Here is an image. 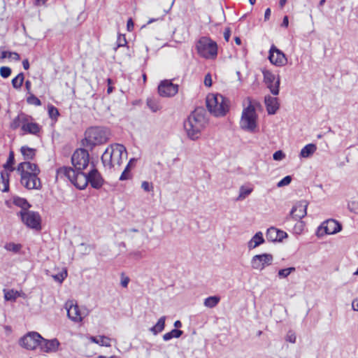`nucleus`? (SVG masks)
<instances>
[{
    "label": "nucleus",
    "instance_id": "nucleus-18",
    "mask_svg": "<svg viewBox=\"0 0 358 358\" xmlns=\"http://www.w3.org/2000/svg\"><path fill=\"white\" fill-rule=\"evenodd\" d=\"M308 202L301 201L296 203L289 213V217L294 220H301L307 214Z\"/></svg>",
    "mask_w": 358,
    "mask_h": 358
},
{
    "label": "nucleus",
    "instance_id": "nucleus-36",
    "mask_svg": "<svg viewBox=\"0 0 358 358\" xmlns=\"http://www.w3.org/2000/svg\"><path fill=\"white\" fill-rule=\"evenodd\" d=\"M3 292L4 299L6 301H15L20 296V293L17 291L13 289H4Z\"/></svg>",
    "mask_w": 358,
    "mask_h": 358
},
{
    "label": "nucleus",
    "instance_id": "nucleus-61",
    "mask_svg": "<svg viewBox=\"0 0 358 358\" xmlns=\"http://www.w3.org/2000/svg\"><path fill=\"white\" fill-rule=\"evenodd\" d=\"M22 65H23V67L25 70H27L29 69V61L28 59H24L23 62H22Z\"/></svg>",
    "mask_w": 358,
    "mask_h": 358
},
{
    "label": "nucleus",
    "instance_id": "nucleus-50",
    "mask_svg": "<svg viewBox=\"0 0 358 358\" xmlns=\"http://www.w3.org/2000/svg\"><path fill=\"white\" fill-rule=\"evenodd\" d=\"M127 40L124 35H120L117 40L118 47H123L127 44Z\"/></svg>",
    "mask_w": 358,
    "mask_h": 358
},
{
    "label": "nucleus",
    "instance_id": "nucleus-26",
    "mask_svg": "<svg viewBox=\"0 0 358 358\" xmlns=\"http://www.w3.org/2000/svg\"><path fill=\"white\" fill-rule=\"evenodd\" d=\"M166 318V316L161 317L156 324L150 328V331L154 335H157L164 329Z\"/></svg>",
    "mask_w": 358,
    "mask_h": 358
},
{
    "label": "nucleus",
    "instance_id": "nucleus-56",
    "mask_svg": "<svg viewBox=\"0 0 358 358\" xmlns=\"http://www.w3.org/2000/svg\"><path fill=\"white\" fill-rule=\"evenodd\" d=\"M278 236L280 238L278 241H282L283 238L287 236V234L286 232L278 229Z\"/></svg>",
    "mask_w": 358,
    "mask_h": 358
},
{
    "label": "nucleus",
    "instance_id": "nucleus-19",
    "mask_svg": "<svg viewBox=\"0 0 358 358\" xmlns=\"http://www.w3.org/2000/svg\"><path fill=\"white\" fill-rule=\"evenodd\" d=\"M17 171L20 173V175H27V174H39L40 169L38 166L34 163H31L29 162H21L18 164Z\"/></svg>",
    "mask_w": 358,
    "mask_h": 358
},
{
    "label": "nucleus",
    "instance_id": "nucleus-58",
    "mask_svg": "<svg viewBox=\"0 0 358 358\" xmlns=\"http://www.w3.org/2000/svg\"><path fill=\"white\" fill-rule=\"evenodd\" d=\"M352 309L355 311H358V299H355L352 303Z\"/></svg>",
    "mask_w": 358,
    "mask_h": 358
},
{
    "label": "nucleus",
    "instance_id": "nucleus-43",
    "mask_svg": "<svg viewBox=\"0 0 358 358\" xmlns=\"http://www.w3.org/2000/svg\"><path fill=\"white\" fill-rule=\"evenodd\" d=\"M48 114L52 119H57L59 115L57 108L53 106H48Z\"/></svg>",
    "mask_w": 358,
    "mask_h": 358
},
{
    "label": "nucleus",
    "instance_id": "nucleus-60",
    "mask_svg": "<svg viewBox=\"0 0 358 358\" xmlns=\"http://www.w3.org/2000/svg\"><path fill=\"white\" fill-rule=\"evenodd\" d=\"M270 15H271V9L269 8H268L265 10L264 20H268L269 19V17H270Z\"/></svg>",
    "mask_w": 358,
    "mask_h": 358
},
{
    "label": "nucleus",
    "instance_id": "nucleus-34",
    "mask_svg": "<svg viewBox=\"0 0 358 358\" xmlns=\"http://www.w3.org/2000/svg\"><path fill=\"white\" fill-rule=\"evenodd\" d=\"M278 229L275 227H270L266 231V238L269 241H278L280 238L278 236Z\"/></svg>",
    "mask_w": 358,
    "mask_h": 358
},
{
    "label": "nucleus",
    "instance_id": "nucleus-10",
    "mask_svg": "<svg viewBox=\"0 0 358 358\" xmlns=\"http://www.w3.org/2000/svg\"><path fill=\"white\" fill-rule=\"evenodd\" d=\"M18 215L22 222L29 228L40 230L41 229V217L38 213L31 210H20Z\"/></svg>",
    "mask_w": 358,
    "mask_h": 358
},
{
    "label": "nucleus",
    "instance_id": "nucleus-6",
    "mask_svg": "<svg viewBox=\"0 0 358 358\" xmlns=\"http://www.w3.org/2000/svg\"><path fill=\"white\" fill-rule=\"evenodd\" d=\"M257 115L255 107L252 104L243 110L241 120L240 127L246 131L254 133L257 128Z\"/></svg>",
    "mask_w": 358,
    "mask_h": 358
},
{
    "label": "nucleus",
    "instance_id": "nucleus-2",
    "mask_svg": "<svg viewBox=\"0 0 358 358\" xmlns=\"http://www.w3.org/2000/svg\"><path fill=\"white\" fill-rule=\"evenodd\" d=\"M206 124L207 119L203 108L195 109L183 123L188 138L192 141L197 140L200 137Z\"/></svg>",
    "mask_w": 358,
    "mask_h": 358
},
{
    "label": "nucleus",
    "instance_id": "nucleus-31",
    "mask_svg": "<svg viewBox=\"0 0 358 358\" xmlns=\"http://www.w3.org/2000/svg\"><path fill=\"white\" fill-rule=\"evenodd\" d=\"M90 340L95 343H97L101 346H110V339L106 336H101L99 337L92 336Z\"/></svg>",
    "mask_w": 358,
    "mask_h": 358
},
{
    "label": "nucleus",
    "instance_id": "nucleus-62",
    "mask_svg": "<svg viewBox=\"0 0 358 358\" xmlns=\"http://www.w3.org/2000/svg\"><path fill=\"white\" fill-rule=\"evenodd\" d=\"M47 0H36V3L38 6L44 5L46 3Z\"/></svg>",
    "mask_w": 358,
    "mask_h": 358
},
{
    "label": "nucleus",
    "instance_id": "nucleus-30",
    "mask_svg": "<svg viewBox=\"0 0 358 358\" xmlns=\"http://www.w3.org/2000/svg\"><path fill=\"white\" fill-rule=\"evenodd\" d=\"M13 203L15 206L20 207L22 208L21 210H24V211H27L31 206L30 204L28 203V201L25 199L20 198V197H14L13 198Z\"/></svg>",
    "mask_w": 358,
    "mask_h": 358
},
{
    "label": "nucleus",
    "instance_id": "nucleus-39",
    "mask_svg": "<svg viewBox=\"0 0 358 358\" xmlns=\"http://www.w3.org/2000/svg\"><path fill=\"white\" fill-rule=\"evenodd\" d=\"M24 78V74L22 73H19L12 80L13 87L15 89H20L22 85Z\"/></svg>",
    "mask_w": 358,
    "mask_h": 358
},
{
    "label": "nucleus",
    "instance_id": "nucleus-17",
    "mask_svg": "<svg viewBox=\"0 0 358 358\" xmlns=\"http://www.w3.org/2000/svg\"><path fill=\"white\" fill-rule=\"evenodd\" d=\"M268 59L271 64L277 66H285L287 62L285 54L273 45L269 50Z\"/></svg>",
    "mask_w": 358,
    "mask_h": 358
},
{
    "label": "nucleus",
    "instance_id": "nucleus-14",
    "mask_svg": "<svg viewBox=\"0 0 358 358\" xmlns=\"http://www.w3.org/2000/svg\"><path fill=\"white\" fill-rule=\"evenodd\" d=\"M342 229V225L340 222L334 219H329L323 222L321 226L317 229V236H322V233L320 234L322 230H324L326 234H335L341 231Z\"/></svg>",
    "mask_w": 358,
    "mask_h": 358
},
{
    "label": "nucleus",
    "instance_id": "nucleus-20",
    "mask_svg": "<svg viewBox=\"0 0 358 358\" xmlns=\"http://www.w3.org/2000/svg\"><path fill=\"white\" fill-rule=\"evenodd\" d=\"M59 346V342L57 338L48 340L43 338L40 343V348L44 352H55Z\"/></svg>",
    "mask_w": 358,
    "mask_h": 358
},
{
    "label": "nucleus",
    "instance_id": "nucleus-49",
    "mask_svg": "<svg viewBox=\"0 0 358 358\" xmlns=\"http://www.w3.org/2000/svg\"><path fill=\"white\" fill-rule=\"evenodd\" d=\"M296 337L295 334L293 331H289L286 336V341L292 343H294L296 342Z\"/></svg>",
    "mask_w": 358,
    "mask_h": 358
},
{
    "label": "nucleus",
    "instance_id": "nucleus-5",
    "mask_svg": "<svg viewBox=\"0 0 358 358\" xmlns=\"http://www.w3.org/2000/svg\"><path fill=\"white\" fill-rule=\"evenodd\" d=\"M110 136V131L104 127H94L88 129L85 132L87 145L94 146L106 143Z\"/></svg>",
    "mask_w": 358,
    "mask_h": 358
},
{
    "label": "nucleus",
    "instance_id": "nucleus-53",
    "mask_svg": "<svg viewBox=\"0 0 358 358\" xmlns=\"http://www.w3.org/2000/svg\"><path fill=\"white\" fill-rule=\"evenodd\" d=\"M129 282V278L122 273L121 275V285L124 287H127Z\"/></svg>",
    "mask_w": 358,
    "mask_h": 358
},
{
    "label": "nucleus",
    "instance_id": "nucleus-51",
    "mask_svg": "<svg viewBox=\"0 0 358 358\" xmlns=\"http://www.w3.org/2000/svg\"><path fill=\"white\" fill-rule=\"evenodd\" d=\"M204 85L206 87H210L212 85V78L210 73H208L205 76Z\"/></svg>",
    "mask_w": 358,
    "mask_h": 358
},
{
    "label": "nucleus",
    "instance_id": "nucleus-29",
    "mask_svg": "<svg viewBox=\"0 0 358 358\" xmlns=\"http://www.w3.org/2000/svg\"><path fill=\"white\" fill-rule=\"evenodd\" d=\"M220 297L218 296H211L207 297L203 302V305L209 308H215L220 302Z\"/></svg>",
    "mask_w": 358,
    "mask_h": 358
},
{
    "label": "nucleus",
    "instance_id": "nucleus-24",
    "mask_svg": "<svg viewBox=\"0 0 358 358\" xmlns=\"http://www.w3.org/2000/svg\"><path fill=\"white\" fill-rule=\"evenodd\" d=\"M27 115L24 113L19 114L10 123V127L15 129L18 127L23 129V124L27 120Z\"/></svg>",
    "mask_w": 358,
    "mask_h": 358
},
{
    "label": "nucleus",
    "instance_id": "nucleus-12",
    "mask_svg": "<svg viewBox=\"0 0 358 358\" xmlns=\"http://www.w3.org/2000/svg\"><path fill=\"white\" fill-rule=\"evenodd\" d=\"M41 339H43V337L38 333L31 331L22 337L19 343L22 348L33 350H35L36 347H40Z\"/></svg>",
    "mask_w": 358,
    "mask_h": 358
},
{
    "label": "nucleus",
    "instance_id": "nucleus-13",
    "mask_svg": "<svg viewBox=\"0 0 358 358\" xmlns=\"http://www.w3.org/2000/svg\"><path fill=\"white\" fill-rule=\"evenodd\" d=\"M273 260V257L271 254L256 255L251 259V266L255 270L262 271L265 267L271 265Z\"/></svg>",
    "mask_w": 358,
    "mask_h": 358
},
{
    "label": "nucleus",
    "instance_id": "nucleus-21",
    "mask_svg": "<svg viewBox=\"0 0 358 358\" xmlns=\"http://www.w3.org/2000/svg\"><path fill=\"white\" fill-rule=\"evenodd\" d=\"M264 103L266 110L269 115H274L279 109L280 103L278 99L273 97L270 95H266L264 97Z\"/></svg>",
    "mask_w": 358,
    "mask_h": 358
},
{
    "label": "nucleus",
    "instance_id": "nucleus-9",
    "mask_svg": "<svg viewBox=\"0 0 358 358\" xmlns=\"http://www.w3.org/2000/svg\"><path fill=\"white\" fill-rule=\"evenodd\" d=\"M71 162L76 172L83 171L90 165V155L83 148L77 149L71 157Z\"/></svg>",
    "mask_w": 358,
    "mask_h": 358
},
{
    "label": "nucleus",
    "instance_id": "nucleus-45",
    "mask_svg": "<svg viewBox=\"0 0 358 358\" xmlns=\"http://www.w3.org/2000/svg\"><path fill=\"white\" fill-rule=\"evenodd\" d=\"M11 73V69L7 66H2L0 68V75L1 77L6 78L10 76Z\"/></svg>",
    "mask_w": 358,
    "mask_h": 358
},
{
    "label": "nucleus",
    "instance_id": "nucleus-16",
    "mask_svg": "<svg viewBox=\"0 0 358 358\" xmlns=\"http://www.w3.org/2000/svg\"><path fill=\"white\" fill-rule=\"evenodd\" d=\"M21 184L28 189H39L41 187V182L38 174L20 175Z\"/></svg>",
    "mask_w": 358,
    "mask_h": 358
},
{
    "label": "nucleus",
    "instance_id": "nucleus-33",
    "mask_svg": "<svg viewBox=\"0 0 358 358\" xmlns=\"http://www.w3.org/2000/svg\"><path fill=\"white\" fill-rule=\"evenodd\" d=\"M182 334H183L182 331L174 329H172L171 331L164 334L163 340L164 341H168L172 339L173 338H180L182 335Z\"/></svg>",
    "mask_w": 358,
    "mask_h": 358
},
{
    "label": "nucleus",
    "instance_id": "nucleus-25",
    "mask_svg": "<svg viewBox=\"0 0 358 358\" xmlns=\"http://www.w3.org/2000/svg\"><path fill=\"white\" fill-rule=\"evenodd\" d=\"M317 150V147L315 144L310 143L304 146L300 152V157L303 158H308L311 156Z\"/></svg>",
    "mask_w": 358,
    "mask_h": 358
},
{
    "label": "nucleus",
    "instance_id": "nucleus-27",
    "mask_svg": "<svg viewBox=\"0 0 358 358\" xmlns=\"http://www.w3.org/2000/svg\"><path fill=\"white\" fill-rule=\"evenodd\" d=\"M20 151L25 160H31L36 156V150L28 146H22Z\"/></svg>",
    "mask_w": 358,
    "mask_h": 358
},
{
    "label": "nucleus",
    "instance_id": "nucleus-38",
    "mask_svg": "<svg viewBox=\"0 0 358 358\" xmlns=\"http://www.w3.org/2000/svg\"><path fill=\"white\" fill-rule=\"evenodd\" d=\"M14 163H15L14 152L13 151H10L7 162L4 164L3 167L9 171H13L15 169L13 167V165L14 164Z\"/></svg>",
    "mask_w": 358,
    "mask_h": 358
},
{
    "label": "nucleus",
    "instance_id": "nucleus-35",
    "mask_svg": "<svg viewBox=\"0 0 358 358\" xmlns=\"http://www.w3.org/2000/svg\"><path fill=\"white\" fill-rule=\"evenodd\" d=\"M147 105L152 112H157L162 108L159 101L155 98H149L147 100Z\"/></svg>",
    "mask_w": 358,
    "mask_h": 358
},
{
    "label": "nucleus",
    "instance_id": "nucleus-64",
    "mask_svg": "<svg viewBox=\"0 0 358 358\" xmlns=\"http://www.w3.org/2000/svg\"><path fill=\"white\" fill-rule=\"evenodd\" d=\"M287 0H280L279 1V6L282 8L284 7L285 3H287Z\"/></svg>",
    "mask_w": 358,
    "mask_h": 358
},
{
    "label": "nucleus",
    "instance_id": "nucleus-55",
    "mask_svg": "<svg viewBox=\"0 0 358 358\" xmlns=\"http://www.w3.org/2000/svg\"><path fill=\"white\" fill-rule=\"evenodd\" d=\"M230 36H231V29H230V28L227 27L225 29L224 32V38L225 41L228 42L230 38Z\"/></svg>",
    "mask_w": 358,
    "mask_h": 358
},
{
    "label": "nucleus",
    "instance_id": "nucleus-52",
    "mask_svg": "<svg viewBox=\"0 0 358 358\" xmlns=\"http://www.w3.org/2000/svg\"><path fill=\"white\" fill-rule=\"evenodd\" d=\"M349 209L355 213H358V203L352 202L348 204Z\"/></svg>",
    "mask_w": 358,
    "mask_h": 358
},
{
    "label": "nucleus",
    "instance_id": "nucleus-59",
    "mask_svg": "<svg viewBox=\"0 0 358 358\" xmlns=\"http://www.w3.org/2000/svg\"><path fill=\"white\" fill-rule=\"evenodd\" d=\"M288 24H289V20H288V17L286 15L283 17L282 26L285 27H287Z\"/></svg>",
    "mask_w": 358,
    "mask_h": 358
},
{
    "label": "nucleus",
    "instance_id": "nucleus-44",
    "mask_svg": "<svg viewBox=\"0 0 358 358\" xmlns=\"http://www.w3.org/2000/svg\"><path fill=\"white\" fill-rule=\"evenodd\" d=\"M291 182H292V177L290 176H287L278 182L277 187H282L288 185L290 184Z\"/></svg>",
    "mask_w": 358,
    "mask_h": 358
},
{
    "label": "nucleus",
    "instance_id": "nucleus-22",
    "mask_svg": "<svg viewBox=\"0 0 358 358\" xmlns=\"http://www.w3.org/2000/svg\"><path fill=\"white\" fill-rule=\"evenodd\" d=\"M22 131L31 134H36L40 131L39 125L35 122H32V118L30 116H27V120L23 124V129Z\"/></svg>",
    "mask_w": 358,
    "mask_h": 358
},
{
    "label": "nucleus",
    "instance_id": "nucleus-42",
    "mask_svg": "<svg viewBox=\"0 0 358 358\" xmlns=\"http://www.w3.org/2000/svg\"><path fill=\"white\" fill-rule=\"evenodd\" d=\"M21 248V245L19 244H15L13 243H9L5 245V249L8 251H13L14 252H17L20 251Z\"/></svg>",
    "mask_w": 358,
    "mask_h": 358
},
{
    "label": "nucleus",
    "instance_id": "nucleus-32",
    "mask_svg": "<svg viewBox=\"0 0 358 358\" xmlns=\"http://www.w3.org/2000/svg\"><path fill=\"white\" fill-rule=\"evenodd\" d=\"M252 191H253L252 187L242 185L240 187L239 195L236 198V201L244 200L248 196H249L252 193Z\"/></svg>",
    "mask_w": 358,
    "mask_h": 358
},
{
    "label": "nucleus",
    "instance_id": "nucleus-41",
    "mask_svg": "<svg viewBox=\"0 0 358 358\" xmlns=\"http://www.w3.org/2000/svg\"><path fill=\"white\" fill-rule=\"evenodd\" d=\"M295 271L294 267H289L287 268L280 269L278 271V277L280 278H287L292 272Z\"/></svg>",
    "mask_w": 358,
    "mask_h": 358
},
{
    "label": "nucleus",
    "instance_id": "nucleus-4",
    "mask_svg": "<svg viewBox=\"0 0 358 358\" xmlns=\"http://www.w3.org/2000/svg\"><path fill=\"white\" fill-rule=\"evenodd\" d=\"M206 107L215 117H222L229 110V101L220 94H210L206 97Z\"/></svg>",
    "mask_w": 358,
    "mask_h": 358
},
{
    "label": "nucleus",
    "instance_id": "nucleus-28",
    "mask_svg": "<svg viewBox=\"0 0 358 358\" xmlns=\"http://www.w3.org/2000/svg\"><path fill=\"white\" fill-rule=\"evenodd\" d=\"M134 163V158H131L129 160V162L128 164L127 165L126 168L124 169V170L122 173V174H121V176L120 177V180L131 179L132 174L131 173V169L133 166Z\"/></svg>",
    "mask_w": 358,
    "mask_h": 358
},
{
    "label": "nucleus",
    "instance_id": "nucleus-8",
    "mask_svg": "<svg viewBox=\"0 0 358 358\" xmlns=\"http://www.w3.org/2000/svg\"><path fill=\"white\" fill-rule=\"evenodd\" d=\"M67 315L70 320L75 322H80L83 318L90 313V310L86 307H79L77 303L73 300L67 301L65 303Z\"/></svg>",
    "mask_w": 358,
    "mask_h": 358
},
{
    "label": "nucleus",
    "instance_id": "nucleus-54",
    "mask_svg": "<svg viewBox=\"0 0 358 358\" xmlns=\"http://www.w3.org/2000/svg\"><path fill=\"white\" fill-rule=\"evenodd\" d=\"M28 102L33 103L36 106H40L41 104V101L36 96H31L28 99Z\"/></svg>",
    "mask_w": 358,
    "mask_h": 358
},
{
    "label": "nucleus",
    "instance_id": "nucleus-47",
    "mask_svg": "<svg viewBox=\"0 0 358 358\" xmlns=\"http://www.w3.org/2000/svg\"><path fill=\"white\" fill-rule=\"evenodd\" d=\"M285 155L281 150H278V151L275 152L274 154L273 155V159L276 160V161L282 160V159L285 158Z\"/></svg>",
    "mask_w": 358,
    "mask_h": 358
},
{
    "label": "nucleus",
    "instance_id": "nucleus-11",
    "mask_svg": "<svg viewBox=\"0 0 358 358\" xmlns=\"http://www.w3.org/2000/svg\"><path fill=\"white\" fill-rule=\"evenodd\" d=\"M262 71L264 76V82L271 93L274 96L278 95L280 84V76H276L271 71L266 69H264Z\"/></svg>",
    "mask_w": 358,
    "mask_h": 358
},
{
    "label": "nucleus",
    "instance_id": "nucleus-37",
    "mask_svg": "<svg viewBox=\"0 0 358 358\" xmlns=\"http://www.w3.org/2000/svg\"><path fill=\"white\" fill-rule=\"evenodd\" d=\"M9 58L15 61H19L20 59V55L15 52H9V51H1L0 59Z\"/></svg>",
    "mask_w": 358,
    "mask_h": 358
},
{
    "label": "nucleus",
    "instance_id": "nucleus-46",
    "mask_svg": "<svg viewBox=\"0 0 358 358\" xmlns=\"http://www.w3.org/2000/svg\"><path fill=\"white\" fill-rule=\"evenodd\" d=\"M67 272L66 271H64L57 275H53V278L58 281L59 282H62V281L66 278Z\"/></svg>",
    "mask_w": 358,
    "mask_h": 358
},
{
    "label": "nucleus",
    "instance_id": "nucleus-7",
    "mask_svg": "<svg viewBox=\"0 0 358 358\" xmlns=\"http://www.w3.org/2000/svg\"><path fill=\"white\" fill-rule=\"evenodd\" d=\"M198 53L206 59H215L217 55V43L208 37L201 38L196 44Z\"/></svg>",
    "mask_w": 358,
    "mask_h": 358
},
{
    "label": "nucleus",
    "instance_id": "nucleus-1",
    "mask_svg": "<svg viewBox=\"0 0 358 358\" xmlns=\"http://www.w3.org/2000/svg\"><path fill=\"white\" fill-rule=\"evenodd\" d=\"M57 177L66 178L75 187L80 189H84L88 184L94 188L99 189L103 184V179L92 164L90 170L87 173L83 171L76 172L73 168L69 166L60 167L57 171Z\"/></svg>",
    "mask_w": 358,
    "mask_h": 358
},
{
    "label": "nucleus",
    "instance_id": "nucleus-48",
    "mask_svg": "<svg viewBox=\"0 0 358 358\" xmlns=\"http://www.w3.org/2000/svg\"><path fill=\"white\" fill-rule=\"evenodd\" d=\"M141 187L146 192H149L153 189L152 185L147 181L142 182Z\"/></svg>",
    "mask_w": 358,
    "mask_h": 358
},
{
    "label": "nucleus",
    "instance_id": "nucleus-23",
    "mask_svg": "<svg viewBox=\"0 0 358 358\" xmlns=\"http://www.w3.org/2000/svg\"><path fill=\"white\" fill-rule=\"evenodd\" d=\"M264 242L263 234L261 231H259L255 234V236L248 243V247L249 250L254 249Z\"/></svg>",
    "mask_w": 358,
    "mask_h": 358
},
{
    "label": "nucleus",
    "instance_id": "nucleus-40",
    "mask_svg": "<svg viewBox=\"0 0 358 358\" xmlns=\"http://www.w3.org/2000/svg\"><path fill=\"white\" fill-rule=\"evenodd\" d=\"M9 189L8 185V179H6L4 175L1 173V176L0 177V189L2 192H7Z\"/></svg>",
    "mask_w": 358,
    "mask_h": 358
},
{
    "label": "nucleus",
    "instance_id": "nucleus-57",
    "mask_svg": "<svg viewBox=\"0 0 358 358\" xmlns=\"http://www.w3.org/2000/svg\"><path fill=\"white\" fill-rule=\"evenodd\" d=\"M134 22H133V20L131 17H130L128 21H127V29L129 31H131L134 28Z\"/></svg>",
    "mask_w": 358,
    "mask_h": 358
},
{
    "label": "nucleus",
    "instance_id": "nucleus-15",
    "mask_svg": "<svg viewBox=\"0 0 358 358\" xmlns=\"http://www.w3.org/2000/svg\"><path fill=\"white\" fill-rule=\"evenodd\" d=\"M178 92V85L173 84L171 80H162L158 86V92L161 96L170 97L176 95Z\"/></svg>",
    "mask_w": 358,
    "mask_h": 358
},
{
    "label": "nucleus",
    "instance_id": "nucleus-63",
    "mask_svg": "<svg viewBox=\"0 0 358 358\" xmlns=\"http://www.w3.org/2000/svg\"><path fill=\"white\" fill-rule=\"evenodd\" d=\"M174 327L176 328H180L182 327V323L180 320H176L175 322H174Z\"/></svg>",
    "mask_w": 358,
    "mask_h": 358
},
{
    "label": "nucleus",
    "instance_id": "nucleus-3",
    "mask_svg": "<svg viewBox=\"0 0 358 358\" xmlns=\"http://www.w3.org/2000/svg\"><path fill=\"white\" fill-rule=\"evenodd\" d=\"M127 159V152L124 145L113 144L106 148L101 156V161L105 167H120L124 159Z\"/></svg>",
    "mask_w": 358,
    "mask_h": 358
}]
</instances>
